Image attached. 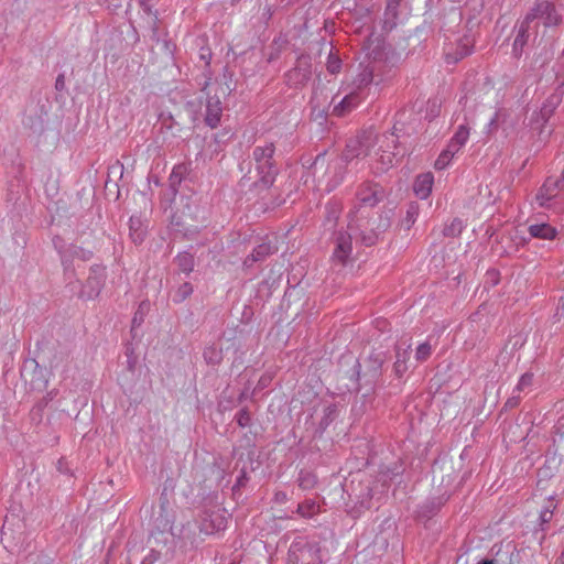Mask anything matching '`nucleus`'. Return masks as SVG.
Returning a JSON list of instances; mask_svg holds the SVG:
<instances>
[{
	"mask_svg": "<svg viewBox=\"0 0 564 564\" xmlns=\"http://www.w3.org/2000/svg\"><path fill=\"white\" fill-rule=\"evenodd\" d=\"M531 24L523 19L518 25V32L512 44V52L514 56L519 57L522 53L524 45L528 42L529 30Z\"/></svg>",
	"mask_w": 564,
	"mask_h": 564,
	"instance_id": "nucleus-23",
	"label": "nucleus"
},
{
	"mask_svg": "<svg viewBox=\"0 0 564 564\" xmlns=\"http://www.w3.org/2000/svg\"><path fill=\"white\" fill-rule=\"evenodd\" d=\"M469 130L470 129L467 123H460L451 140H453L456 144L464 147L468 141Z\"/></svg>",
	"mask_w": 564,
	"mask_h": 564,
	"instance_id": "nucleus-31",
	"label": "nucleus"
},
{
	"mask_svg": "<svg viewBox=\"0 0 564 564\" xmlns=\"http://www.w3.org/2000/svg\"><path fill=\"white\" fill-rule=\"evenodd\" d=\"M371 138L364 134L360 138L350 139L340 158L330 161L322 176H318V171L324 169L325 154H318L313 163L314 175L318 177V183L325 184V191L332 192L339 186L346 174V169L349 162L354 159L365 158L370 155Z\"/></svg>",
	"mask_w": 564,
	"mask_h": 564,
	"instance_id": "nucleus-1",
	"label": "nucleus"
},
{
	"mask_svg": "<svg viewBox=\"0 0 564 564\" xmlns=\"http://www.w3.org/2000/svg\"><path fill=\"white\" fill-rule=\"evenodd\" d=\"M186 172L185 165H176L173 167L172 173L170 175V182L172 186H175L176 184H180L182 182V178Z\"/></svg>",
	"mask_w": 564,
	"mask_h": 564,
	"instance_id": "nucleus-40",
	"label": "nucleus"
},
{
	"mask_svg": "<svg viewBox=\"0 0 564 564\" xmlns=\"http://www.w3.org/2000/svg\"><path fill=\"white\" fill-rule=\"evenodd\" d=\"M452 159H453V156L449 155L445 150H443L435 161V164H434L435 169L436 170L446 169L449 165Z\"/></svg>",
	"mask_w": 564,
	"mask_h": 564,
	"instance_id": "nucleus-42",
	"label": "nucleus"
},
{
	"mask_svg": "<svg viewBox=\"0 0 564 564\" xmlns=\"http://www.w3.org/2000/svg\"><path fill=\"white\" fill-rule=\"evenodd\" d=\"M203 356L208 365L216 366L223 360V349L216 345H209L204 349Z\"/></svg>",
	"mask_w": 564,
	"mask_h": 564,
	"instance_id": "nucleus-29",
	"label": "nucleus"
},
{
	"mask_svg": "<svg viewBox=\"0 0 564 564\" xmlns=\"http://www.w3.org/2000/svg\"><path fill=\"white\" fill-rule=\"evenodd\" d=\"M318 512V506L314 500L299 503L296 513L303 518H311Z\"/></svg>",
	"mask_w": 564,
	"mask_h": 564,
	"instance_id": "nucleus-30",
	"label": "nucleus"
},
{
	"mask_svg": "<svg viewBox=\"0 0 564 564\" xmlns=\"http://www.w3.org/2000/svg\"><path fill=\"white\" fill-rule=\"evenodd\" d=\"M275 500L278 502H285L288 500V497H286V494L285 492H276L275 494Z\"/></svg>",
	"mask_w": 564,
	"mask_h": 564,
	"instance_id": "nucleus-54",
	"label": "nucleus"
},
{
	"mask_svg": "<svg viewBox=\"0 0 564 564\" xmlns=\"http://www.w3.org/2000/svg\"><path fill=\"white\" fill-rule=\"evenodd\" d=\"M420 213V207L416 203L412 202L408 205L404 224L406 226V229H410L411 226L415 223L417 216Z\"/></svg>",
	"mask_w": 564,
	"mask_h": 564,
	"instance_id": "nucleus-34",
	"label": "nucleus"
},
{
	"mask_svg": "<svg viewBox=\"0 0 564 564\" xmlns=\"http://www.w3.org/2000/svg\"><path fill=\"white\" fill-rule=\"evenodd\" d=\"M386 196L384 189L377 183L364 182L357 188L356 202L358 207H375Z\"/></svg>",
	"mask_w": 564,
	"mask_h": 564,
	"instance_id": "nucleus-10",
	"label": "nucleus"
},
{
	"mask_svg": "<svg viewBox=\"0 0 564 564\" xmlns=\"http://www.w3.org/2000/svg\"><path fill=\"white\" fill-rule=\"evenodd\" d=\"M149 308V303L148 302H142L140 305H139V308L138 311L135 312L134 316H133V319H132V324L133 326L135 325H140L142 322H143V314L144 312Z\"/></svg>",
	"mask_w": 564,
	"mask_h": 564,
	"instance_id": "nucleus-44",
	"label": "nucleus"
},
{
	"mask_svg": "<svg viewBox=\"0 0 564 564\" xmlns=\"http://www.w3.org/2000/svg\"><path fill=\"white\" fill-rule=\"evenodd\" d=\"M65 87V80H64V75H58L57 78H56V82H55V88L57 90H63Z\"/></svg>",
	"mask_w": 564,
	"mask_h": 564,
	"instance_id": "nucleus-51",
	"label": "nucleus"
},
{
	"mask_svg": "<svg viewBox=\"0 0 564 564\" xmlns=\"http://www.w3.org/2000/svg\"><path fill=\"white\" fill-rule=\"evenodd\" d=\"M209 85H210V82L208 79V80L205 82V85L203 87V91H206L208 89Z\"/></svg>",
	"mask_w": 564,
	"mask_h": 564,
	"instance_id": "nucleus-56",
	"label": "nucleus"
},
{
	"mask_svg": "<svg viewBox=\"0 0 564 564\" xmlns=\"http://www.w3.org/2000/svg\"><path fill=\"white\" fill-rule=\"evenodd\" d=\"M321 545L306 538H296L288 551V564H322Z\"/></svg>",
	"mask_w": 564,
	"mask_h": 564,
	"instance_id": "nucleus-5",
	"label": "nucleus"
},
{
	"mask_svg": "<svg viewBox=\"0 0 564 564\" xmlns=\"http://www.w3.org/2000/svg\"><path fill=\"white\" fill-rule=\"evenodd\" d=\"M410 358V345L402 349L401 347L397 348L395 351V361L393 364V372L397 377H402L408 370V360Z\"/></svg>",
	"mask_w": 564,
	"mask_h": 564,
	"instance_id": "nucleus-25",
	"label": "nucleus"
},
{
	"mask_svg": "<svg viewBox=\"0 0 564 564\" xmlns=\"http://www.w3.org/2000/svg\"><path fill=\"white\" fill-rule=\"evenodd\" d=\"M463 147L456 144L453 140H449L446 149H444L449 155H452L454 158V155L456 153L459 152V150L462 149Z\"/></svg>",
	"mask_w": 564,
	"mask_h": 564,
	"instance_id": "nucleus-48",
	"label": "nucleus"
},
{
	"mask_svg": "<svg viewBox=\"0 0 564 564\" xmlns=\"http://www.w3.org/2000/svg\"><path fill=\"white\" fill-rule=\"evenodd\" d=\"M384 362V356L381 352L372 354L369 357V377L371 382H376L381 375V368Z\"/></svg>",
	"mask_w": 564,
	"mask_h": 564,
	"instance_id": "nucleus-27",
	"label": "nucleus"
},
{
	"mask_svg": "<svg viewBox=\"0 0 564 564\" xmlns=\"http://www.w3.org/2000/svg\"><path fill=\"white\" fill-rule=\"evenodd\" d=\"M498 116H499L498 112H495L492 118L487 123V132L488 133H492L494 131L497 130V128H498Z\"/></svg>",
	"mask_w": 564,
	"mask_h": 564,
	"instance_id": "nucleus-47",
	"label": "nucleus"
},
{
	"mask_svg": "<svg viewBox=\"0 0 564 564\" xmlns=\"http://www.w3.org/2000/svg\"><path fill=\"white\" fill-rule=\"evenodd\" d=\"M552 517H553V510L550 507L544 508L540 513L541 524L543 525V524L549 523L552 520Z\"/></svg>",
	"mask_w": 564,
	"mask_h": 564,
	"instance_id": "nucleus-46",
	"label": "nucleus"
},
{
	"mask_svg": "<svg viewBox=\"0 0 564 564\" xmlns=\"http://www.w3.org/2000/svg\"><path fill=\"white\" fill-rule=\"evenodd\" d=\"M106 280V269L102 265L95 264L90 268L89 276L83 290V296L88 300L99 295Z\"/></svg>",
	"mask_w": 564,
	"mask_h": 564,
	"instance_id": "nucleus-13",
	"label": "nucleus"
},
{
	"mask_svg": "<svg viewBox=\"0 0 564 564\" xmlns=\"http://www.w3.org/2000/svg\"><path fill=\"white\" fill-rule=\"evenodd\" d=\"M474 48V40L469 35H465L458 40L455 52L446 51L445 59L448 64H455L462 58L471 54Z\"/></svg>",
	"mask_w": 564,
	"mask_h": 564,
	"instance_id": "nucleus-17",
	"label": "nucleus"
},
{
	"mask_svg": "<svg viewBox=\"0 0 564 564\" xmlns=\"http://www.w3.org/2000/svg\"><path fill=\"white\" fill-rule=\"evenodd\" d=\"M464 228V224L460 219L454 218L449 225H446L444 227L443 234L447 237H455L458 236Z\"/></svg>",
	"mask_w": 564,
	"mask_h": 564,
	"instance_id": "nucleus-36",
	"label": "nucleus"
},
{
	"mask_svg": "<svg viewBox=\"0 0 564 564\" xmlns=\"http://www.w3.org/2000/svg\"><path fill=\"white\" fill-rule=\"evenodd\" d=\"M524 19L530 24L534 20H541L544 26H556L562 22V15L550 0H536Z\"/></svg>",
	"mask_w": 564,
	"mask_h": 564,
	"instance_id": "nucleus-7",
	"label": "nucleus"
},
{
	"mask_svg": "<svg viewBox=\"0 0 564 564\" xmlns=\"http://www.w3.org/2000/svg\"><path fill=\"white\" fill-rule=\"evenodd\" d=\"M28 368H33L32 378L30 379V384L32 390H43L47 387V380L45 378V369L41 368L39 364L32 359L24 364L22 376L26 379Z\"/></svg>",
	"mask_w": 564,
	"mask_h": 564,
	"instance_id": "nucleus-18",
	"label": "nucleus"
},
{
	"mask_svg": "<svg viewBox=\"0 0 564 564\" xmlns=\"http://www.w3.org/2000/svg\"><path fill=\"white\" fill-rule=\"evenodd\" d=\"M375 66H361L360 72L355 77L352 84L354 90L360 91L362 88L369 86L373 80Z\"/></svg>",
	"mask_w": 564,
	"mask_h": 564,
	"instance_id": "nucleus-26",
	"label": "nucleus"
},
{
	"mask_svg": "<svg viewBox=\"0 0 564 564\" xmlns=\"http://www.w3.org/2000/svg\"><path fill=\"white\" fill-rule=\"evenodd\" d=\"M564 186V182L558 178L549 177L540 187L536 194V202L541 207H547L550 202L556 196L557 192Z\"/></svg>",
	"mask_w": 564,
	"mask_h": 564,
	"instance_id": "nucleus-15",
	"label": "nucleus"
},
{
	"mask_svg": "<svg viewBox=\"0 0 564 564\" xmlns=\"http://www.w3.org/2000/svg\"><path fill=\"white\" fill-rule=\"evenodd\" d=\"M52 398H53V392H50L48 398H45L41 402H39L36 405L39 411H41L47 404L48 400H52Z\"/></svg>",
	"mask_w": 564,
	"mask_h": 564,
	"instance_id": "nucleus-52",
	"label": "nucleus"
},
{
	"mask_svg": "<svg viewBox=\"0 0 564 564\" xmlns=\"http://www.w3.org/2000/svg\"><path fill=\"white\" fill-rule=\"evenodd\" d=\"M131 237L135 243L143 241V234L141 231L140 232L135 231V232L131 234Z\"/></svg>",
	"mask_w": 564,
	"mask_h": 564,
	"instance_id": "nucleus-53",
	"label": "nucleus"
},
{
	"mask_svg": "<svg viewBox=\"0 0 564 564\" xmlns=\"http://www.w3.org/2000/svg\"><path fill=\"white\" fill-rule=\"evenodd\" d=\"M275 248L270 242H262L258 245L252 252L245 259L243 265L250 268L256 262L267 259L270 254L275 252Z\"/></svg>",
	"mask_w": 564,
	"mask_h": 564,
	"instance_id": "nucleus-21",
	"label": "nucleus"
},
{
	"mask_svg": "<svg viewBox=\"0 0 564 564\" xmlns=\"http://www.w3.org/2000/svg\"><path fill=\"white\" fill-rule=\"evenodd\" d=\"M549 120H550V118L544 119V118L540 117V110L534 111L530 118V127H531V129L538 131L540 135H542L544 133V128H545L546 123L549 122Z\"/></svg>",
	"mask_w": 564,
	"mask_h": 564,
	"instance_id": "nucleus-32",
	"label": "nucleus"
},
{
	"mask_svg": "<svg viewBox=\"0 0 564 564\" xmlns=\"http://www.w3.org/2000/svg\"><path fill=\"white\" fill-rule=\"evenodd\" d=\"M354 368L356 369V373H357V376H359V368H360V365H359V362H358V361H356V362H355V367H354Z\"/></svg>",
	"mask_w": 564,
	"mask_h": 564,
	"instance_id": "nucleus-57",
	"label": "nucleus"
},
{
	"mask_svg": "<svg viewBox=\"0 0 564 564\" xmlns=\"http://www.w3.org/2000/svg\"><path fill=\"white\" fill-rule=\"evenodd\" d=\"M479 564H495L492 560H482Z\"/></svg>",
	"mask_w": 564,
	"mask_h": 564,
	"instance_id": "nucleus-55",
	"label": "nucleus"
},
{
	"mask_svg": "<svg viewBox=\"0 0 564 564\" xmlns=\"http://www.w3.org/2000/svg\"><path fill=\"white\" fill-rule=\"evenodd\" d=\"M390 227V219L388 217L380 216L378 218V225L376 228H371L369 230V220L364 221L362 219H351L349 223V228L355 231L359 230V236L361 241L366 246H372L376 243L378 236L381 232H384Z\"/></svg>",
	"mask_w": 564,
	"mask_h": 564,
	"instance_id": "nucleus-8",
	"label": "nucleus"
},
{
	"mask_svg": "<svg viewBox=\"0 0 564 564\" xmlns=\"http://www.w3.org/2000/svg\"><path fill=\"white\" fill-rule=\"evenodd\" d=\"M326 68L333 75L338 74L341 69L340 58L330 52L327 57Z\"/></svg>",
	"mask_w": 564,
	"mask_h": 564,
	"instance_id": "nucleus-38",
	"label": "nucleus"
},
{
	"mask_svg": "<svg viewBox=\"0 0 564 564\" xmlns=\"http://www.w3.org/2000/svg\"><path fill=\"white\" fill-rule=\"evenodd\" d=\"M297 484L304 490L312 489L316 484V477L310 471L301 470L299 474Z\"/></svg>",
	"mask_w": 564,
	"mask_h": 564,
	"instance_id": "nucleus-33",
	"label": "nucleus"
},
{
	"mask_svg": "<svg viewBox=\"0 0 564 564\" xmlns=\"http://www.w3.org/2000/svg\"><path fill=\"white\" fill-rule=\"evenodd\" d=\"M128 365H129V368H130V369H132V367H133V362L129 360V361H128Z\"/></svg>",
	"mask_w": 564,
	"mask_h": 564,
	"instance_id": "nucleus-60",
	"label": "nucleus"
},
{
	"mask_svg": "<svg viewBox=\"0 0 564 564\" xmlns=\"http://www.w3.org/2000/svg\"><path fill=\"white\" fill-rule=\"evenodd\" d=\"M432 354V346L430 343L424 341L416 347L415 359L420 362L425 361Z\"/></svg>",
	"mask_w": 564,
	"mask_h": 564,
	"instance_id": "nucleus-37",
	"label": "nucleus"
},
{
	"mask_svg": "<svg viewBox=\"0 0 564 564\" xmlns=\"http://www.w3.org/2000/svg\"><path fill=\"white\" fill-rule=\"evenodd\" d=\"M336 408L334 405H329L327 408H325L324 410V416L321 421V425L323 426V429H326L329 423L334 420L335 415H336Z\"/></svg>",
	"mask_w": 564,
	"mask_h": 564,
	"instance_id": "nucleus-43",
	"label": "nucleus"
},
{
	"mask_svg": "<svg viewBox=\"0 0 564 564\" xmlns=\"http://www.w3.org/2000/svg\"><path fill=\"white\" fill-rule=\"evenodd\" d=\"M528 231L531 238L553 240L557 235V230L547 223L530 224Z\"/></svg>",
	"mask_w": 564,
	"mask_h": 564,
	"instance_id": "nucleus-22",
	"label": "nucleus"
},
{
	"mask_svg": "<svg viewBox=\"0 0 564 564\" xmlns=\"http://www.w3.org/2000/svg\"><path fill=\"white\" fill-rule=\"evenodd\" d=\"M133 224H134V223H133V220H132V219H130V229H131V230L133 229Z\"/></svg>",
	"mask_w": 564,
	"mask_h": 564,
	"instance_id": "nucleus-59",
	"label": "nucleus"
},
{
	"mask_svg": "<svg viewBox=\"0 0 564 564\" xmlns=\"http://www.w3.org/2000/svg\"><path fill=\"white\" fill-rule=\"evenodd\" d=\"M400 131L401 129L394 124L392 132L381 134L377 138L378 149L375 152V156L377 163L376 170L379 173L386 172L393 166L395 158L399 154L397 149Z\"/></svg>",
	"mask_w": 564,
	"mask_h": 564,
	"instance_id": "nucleus-3",
	"label": "nucleus"
},
{
	"mask_svg": "<svg viewBox=\"0 0 564 564\" xmlns=\"http://www.w3.org/2000/svg\"><path fill=\"white\" fill-rule=\"evenodd\" d=\"M173 535L181 540L185 545L198 547L206 540L205 535L200 532L197 520H188L180 528L173 529Z\"/></svg>",
	"mask_w": 564,
	"mask_h": 564,
	"instance_id": "nucleus-11",
	"label": "nucleus"
},
{
	"mask_svg": "<svg viewBox=\"0 0 564 564\" xmlns=\"http://www.w3.org/2000/svg\"><path fill=\"white\" fill-rule=\"evenodd\" d=\"M55 247L59 253L62 264L66 271L72 269L74 259L88 261L93 257V252L90 250H86L79 246L69 245L67 247H57L55 243Z\"/></svg>",
	"mask_w": 564,
	"mask_h": 564,
	"instance_id": "nucleus-14",
	"label": "nucleus"
},
{
	"mask_svg": "<svg viewBox=\"0 0 564 564\" xmlns=\"http://www.w3.org/2000/svg\"><path fill=\"white\" fill-rule=\"evenodd\" d=\"M175 263L181 272L188 275L194 270L195 259L192 253L185 251L175 257Z\"/></svg>",
	"mask_w": 564,
	"mask_h": 564,
	"instance_id": "nucleus-28",
	"label": "nucleus"
},
{
	"mask_svg": "<svg viewBox=\"0 0 564 564\" xmlns=\"http://www.w3.org/2000/svg\"><path fill=\"white\" fill-rule=\"evenodd\" d=\"M223 79V83L216 80L217 87L215 88L214 95H212V90L206 91L207 99L205 105L204 121L206 126H208L212 129H215L219 126L223 116V106L219 95L227 96L232 91V88L230 87L229 84L230 76L224 74Z\"/></svg>",
	"mask_w": 564,
	"mask_h": 564,
	"instance_id": "nucleus-4",
	"label": "nucleus"
},
{
	"mask_svg": "<svg viewBox=\"0 0 564 564\" xmlns=\"http://www.w3.org/2000/svg\"><path fill=\"white\" fill-rule=\"evenodd\" d=\"M352 251L351 236L345 231H338L335 236V249L333 258L340 263H345Z\"/></svg>",
	"mask_w": 564,
	"mask_h": 564,
	"instance_id": "nucleus-16",
	"label": "nucleus"
},
{
	"mask_svg": "<svg viewBox=\"0 0 564 564\" xmlns=\"http://www.w3.org/2000/svg\"><path fill=\"white\" fill-rule=\"evenodd\" d=\"M355 207H357V208H358V209H356V213H359V209H360L361 207H358V205H357V204H356V206H355Z\"/></svg>",
	"mask_w": 564,
	"mask_h": 564,
	"instance_id": "nucleus-61",
	"label": "nucleus"
},
{
	"mask_svg": "<svg viewBox=\"0 0 564 564\" xmlns=\"http://www.w3.org/2000/svg\"><path fill=\"white\" fill-rule=\"evenodd\" d=\"M520 402V393L513 392L512 397L509 398L506 402V406L513 408L517 406Z\"/></svg>",
	"mask_w": 564,
	"mask_h": 564,
	"instance_id": "nucleus-50",
	"label": "nucleus"
},
{
	"mask_svg": "<svg viewBox=\"0 0 564 564\" xmlns=\"http://www.w3.org/2000/svg\"><path fill=\"white\" fill-rule=\"evenodd\" d=\"M362 100L359 91L352 90L346 95L337 105L334 106L332 113L337 117H344L354 110Z\"/></svg>",
	"mask_w": 564,
	"mask_h": 564,
	"instance_id": "nucleus-19",
	"label": "nucleus"
},
{
	"mask_svg": "<svg viewBox=\"0 0 564 564\" xmlns=\"http://www.w3.org/2000/svg\"><path fill=\"white\" fill-rule=\"evenodd\" d=\"M161 557V553L151 549L141 561V564H155Z\"/></svg>",
	"mask_w": 564,
	"mask_h": 564,
	"instance_id": "nucleus-45",
	"label": "nucleus"
},
{
	"mask_svg": "<svg viewBox=\"0 0 564 564\" xmlns=\"http://www.w3.org/2000/svg\"><path fill=\"white\" fill-rule=\"evenodd\" d=\"M270 381H271V377L270 376H267V375L262 376L259 379L258 384H257L254 390L257 391V390H262V389L267 388L269 386Z\"/></svg>",
	"mask_w": 564,
	"mask_h": 564,
	"instance_id": "nucleus-49",
	"label": "nucleus"
},
{
	"mask_svg": "<svg viewBox=\"0 0 564 564\" xmlns=\"http://www.w3.org/2000/svg\"><path fill=\"white\" fill-rule=\"evenodd\" d=\"M275 148L273 143L257 145L252 151V162L257 172L258 182L261 186L269 188L273 185L279 173L274 160Z\"/></svg>",
	"mask_w": 564,
	"mask_h": 564,
	"instance_id": "nucleus-2",
	"label": "nucleus"
},
{
	"mask_svg": "<svg viewBox=\"0 0 564 564\" xmlns=\"http://www.w3.org/2000/svg\"><path fill=\"white\" fill-rule=\"evenodd\" d=\"M236 420L239 426L247 427L251 423V415L247 408H242L236 414Z\"/></svg>",
	"mask_w": 564,
	"mask_h": 564,
	"instance_id": "nucleus-41",
	"label": "nucleus"
},
{
	"mask_svg": "<svg viewBox=\"0 0 564 564\" xmlns=\"http://www.w3.org/2000/svg\"><path fill=\"white\" fill-rule=\"evenodd\" d=\"M560 182H564V170L562 171V175L560 177Z\"/></svg>",
	"mask_w": 564,
	"mask_h": 564,
	"instance_id": "nucleus-58",
	"label": "nucleus"
},
{
	"mask_svg": "<svg viewBox=\"0 0 564 564\" xmlns=\"http://www.w3.org/2000/svg\"><path fill=\"white\" fill-rule=\"evenodd\" d=\"M196 520L205 538L218 535L226 530L228 523L225 510L216 507L204 509Z\"/></svg>",
	"mask_w": 564,
	"mask_h": 564,
	"instance_id": "nucleus-6",
	"label": "nucleus"
},
{
	"mask_svg": "<svg viewBox=\"0 0 564 564\" xmlns=\"http://www.w3.org/2000/svg\"><path fill=\"white\" fill-rule=\"evenodd\" d=\"M532 382H533V373H531V372L523 373L520 377L516 388L513 389V392H518V393L523 392L525 389H528L529 387L532 386Z\"/></svg>",
	"mask_w": 564,
	"mask_h": 564,
	"instance_id": "nucleus-39",
	"label": "nucleus"
},
{
	"mask_svg": "<svg viewBox=\"0 0 564 564\" xmlns=\"http://www.w3.org/2000/svg\"><path fill=\"white\" fill-rule=\"evenodd\" d=\"M47 109L44 104H32L25 109L22 123L32 133L41 135L45 130Z\"/></svg>",
	"mask_w": 564,
	"mask_h": 564,
	"instance_id": "nucleus-9",
	"label": "nucleus"
},
{
	"mask_svg": "<svg viewBox=\"0 0 564 564\" xmlns=\"http://www.w3.org/2000/svg\"><path fill=\"white\" fill-rule=\"evenodd\" d=\"M434 184V176L432 173H423L415 177L414 184H413V191L414 194L420 199H426L431 192Z\"/></svg>",
	"mask_w": 564,
	"mask_h": 564,
	"instance_id": "nucleus-20",
	"label": "nucleus"
},
{
	"mask_svg": "<svg viewBox=\"0 0 564 564\" xmlns=\"http://www.w3.org/2000/svg\"><path fill=\"white\" fill-rule=\"evenodd\" d=\"M193 285L189 282H184L176 290L173 301L175 303H182L193 293Z\"/></svg>",
	"mask_w": 564,
	"mask_h": 564,
	"instance_id": "nucleus-35",
	"label": "nucleus"
},
{
	"mask_svg": "<svg viewBox=\"0 0 564 564\" xmlns=\"http://www.w3.org/2000/svg\"><path fill=\"white\" fill-rule=\"evenodd\" d=\"M312 75V62L310 56L301 55L295 66L285 74L286 83L292 87L305 85Z\"/></svg>",
	"mask_w": 564,
	"mask_h": 564,
	"instance_id": "nucleus-12",
	"label": "nucleus"
},
{
	"mask_svg": "<svg viewBox=\"0 0 564 564\" xmlns=\"http://www.w3.org/2000/svg\"><path fill=\"white\" fill-rule=\"evenodd\" d=\"M562 96H563V91H560V90H556L555 93L550 95L543 102L542 107L539 109L540 117H542L544 119L551 118L553 116L554 111L556 110V108L562 102Z\"/></svg>",
	"mask_w": 564,
	"mask_h": 564,
	"instance_id": "nucleus-24",
	"label": "nucleus"
}]
</instances>
